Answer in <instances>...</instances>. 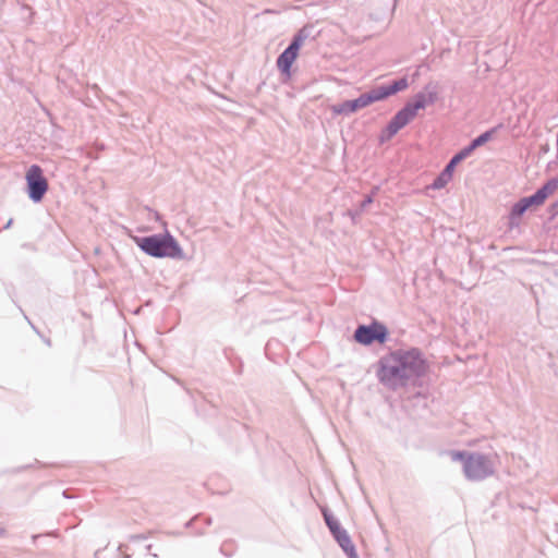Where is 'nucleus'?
<instances>
[{
	"instance_id": "nucleus-1",
	"label": "nucleus",
	"mask_w": 558,
	"mask_h": 558,
	"mask_svg": "<svg viewBox=\"0 0 558 558\" xmlns=\"http://www.w3.org/2000/svg\"><path fill=\"white\" fill-rule=\"evenodd\" d=\"M429 366L421 349H396L379 357L376 363V378L388 389L398 390L415 386L427 373Z\"/></svg>"
},
{
	"instance_id": "nucleus-15",
	"label": "nucleus",
	"mask_w": 558,
	"mask_h": 558,
	"mask_svg": "<svg viewBox=\"0 0 558 558\" xmlns=\"http://www.w3.org/2000/svg\"><path fill=\"white\" fill-rule=\"evenodd\" d=\"M439 88V83L436 81H429L423 86L422 90L425 94L429 105H434L436 101H438Z\"/></svg>"
},
{
	"instance_id": "nucleus-30",
	"label": "nucleus",
	"mask_w": 558,
	"mask_h": 558,
	"mask_svg": "<svg viewBox=\"0 0 558 558\" xmlns=\"http://www.w3.org/2000/svg\"><path fill=\"white\" fill-rule=\"evenodd\" d=\"M62 496H63L64 498H73V497H74V496L71 494V490H70V489H64V490L62 492Z\"/></svg>"
},
{
	"instance_id": "nucleus-28",
	"label": "nucleus",
	"mask_w": 558,
	"mask_h": 558,
	"mask_svg": "<svg viewBox=\"0 0 558 558\" xmlns=\"http://www.w3.org/2000/svg\"><path fill=\"white\" fill-rule=\"evenodd\" d=\"M360 208L356 210H349L348 215L351 217L352 221L355 222V219L361 215Z\"/></svg>"
},
{
	"instance_id": "nucleus-26",
	"label": "nucleus",
	"mask_w": 558,
	"mask_h": 558,
	"mask_svg": "<svg viewBox=\"0 0 558 558\" xmlns=\"http://www.w3.org/2000/svg\"><path fill=\"white\" fill-rule=\"evenodd\" d=\"M373 202H374V197L372 194L365 196L364 199L360 204V207H359L360 211H364L367 206L373 204Z\"/></svg>"
},
{
	"instance_id": "nucleus-29",
	"label": "nucleus",
	"mask_w": 558,
	"mask_h": 558,
	"mask_svg": "<svg viewBox=\"0 0 558 558\" xmlns=\"http://www.w3.org/2000/svg\"><path fill=\"white\" fill-rule=\"evenodd\" d=\"M131 541L135 542V541H143V539H146V535L144 534H136V535H132L130 537Z\"/></svg>"
},
{
	"instance_id": "nucleus-10",
	"label": "nucleus",
	"mask_w": 558,
	"mask_h": 558,
	"mask_svg": "<svg viewBox=\"0 0 558 558\" xmlns=\"http://www.w3.org/2000/svg\"><path fill=\"white\" fill-rule=\"evenodd\" d=\"M504 128V124L502 123H499L488 130H486L485 132L481 133L480 135H477L476 137H474L468 145H465L466 148H469V151L471 154H473V151L485 145L486 143H488L490 140H493L494 135L500 130Z\"/></svg>"
},
{
	"instance_id": "nucleus-6",
	"label": "nucleus",
	"mask_w": 558,
	"mask_h": 558,
	"mask_svg": "<svg viewBox=\"0 0 558 558\" xmlns=\"http://www.w3.org/2000/svg\"><path fill=\"white\" fill-rule=\"evenodd\" d=\"M25 192L28 198L35 203H40L49 190V183L44 174L43 168L33 163L25 173Z\"/></svg>"
},
{
	"instance_id": "nucleus-21",
	"label": "nucleus",
	"mask_w": 558,
	"mask_h": 558,
	"mask_svg": "<svg viewBox=\"0 0 558 558\" xmlns=\"http://www.w3.org/2000/svg\"><path fill=\"white\" fill-rule=\"evenodd\" d=\"M199 520H203L204 521V524L209 526L213 522L211 518L210 517H206V515H203V514H197L195 515L193 519L189 520L184 526L185 527H191L194 523L198 522Z\"/></svg>"
},
{
	"instance_id": "nucleus-31",
	"label": "nucleus",
	"mask_w": 558,
	"mask_h": 558,
	"mask_svg": "<svg viewBox=\"0 0 558 558\" xmlns=\"http://www.w3.org/2000/svg\"><path fill=\"white\" fill-rule=\"evenodd\" d=\"M13 223V219H9V221L7 222V225L3 227L4 229H9Z\"/></svg>"
},
{
	"instance_id": "nucleus-4",
	"label": "nucleus",
	"mask_w": 558,
	"mask_h": 558,
	"mask_svg": "<svg viewBox=\"0 0 558 558\" xmlns=\"http://www.w3.org/2000/svg\"><path fill=\"white\" fill-rule=\"evenodd\" d=\"M314 29L313 25L306 24L301 27L292 37L289 45L278 56L276 60V66L283 77V82L291 80L292 77V65L296 61L300 49L304 41L312 36Z\"/></svg>"
},
{
	"instance_id": "nucleus-32",
	"label": "nucleus",
	"mask_w": 558,
	"mask_h": 558,
	"mask_svg": "<svg viewBox=\"0 0 558 558\" xmlns=\"http://www.w3.org/2000/svg\"><path fill=\"white\" fill-rule=\"evenodd\" d=\"M151 547H153V545H151V544L147 545V546H146V550H147V551H149V550L151 549Z\"/></svg>"
},
{
	"instance_id": "nucleus-14",
	"label": "nucleus",
	"mask_w": 558,
	"mask_h": 558,
	"mask_svg": "<svg viewBox=\"0 0 558 558\" xmlns=\"http://www.w3.org/2000/svg\"><path fill=\"white\" fill-rule=\"evenodd\" d=\"M558 189V179L550 178L547 180L541 187H538L535 192L539 196L543 203Z\"/></svg>"
},
{
	"instance_id": "nucleus-23",
	"label": "nucleus",
	"mask_w": 558,
	"mask_h": 558,
	"mask_svg": "<svg viewBox=\"0 0 558 558\" xmlns=\"http://www.w3.org/2000/svg\"><path fill=\"white\" fill-rule=\"evenodd\" d=\"M375 88L378 93V97L380 98V100H385L386 98L391 96L387 83L376 86Z\"/></svg>"
},
{
	"instance_id": "nucleus-35",
	"label": "nucleus",
	"mask_w": 558,
	"mask_h": 558,
	"mask_svg": "<svg viewBox=\"0 0 558 558\" xmlns=\"http://www.w3.org/2000/svg\"><path fill=\"white\" fill-rule=\"evenodd\" d=\"M28 323L31 324L32 328H34L36 330L35 325H33L29 320H28Z\"/></svg>"
},
{
	"instance_id": "nucleus-33",
	"label": "nucleus",
	"mask_w": 558,
	"mask_h": 558,
	"mask_svg": "<svg viewBox=\"0 0 558 558\" xmlns=\"http://www.w3.org/2000/svg\"><path fill=\"white\" fill-rule=\"evenodd\" d=\"M40 535H33V541L35 542Z\"/></svg>"
},
{
	"instance_id": "nucleus-12",
	"label": "nucleus",
	"mask_w": 558,
	"mask_h": 558,
	"mask_svg": "<svg viewBox=\"0 0 558 558\" xmlns=\"http://www.w3.org/2000/svg\"><path fill=\"white\" fill-rule=\"evenodd\" d=\"M335 541L348 558H359L355 545L353 544L348 531L338 536V538H335Z\"/></svg>"
},
{
	"instance_id": "nucleus-19",
	"label": "nucleus",
	"mask_w": 558,
	"mask_h": 558,
	"mask_svg": "<svg viewBox=\"0 0 558 558\" xmlns=\"http://www.w3.org/2000/svg\"><path fill=\"white\" fill-rule=\"evenodd\" d=\"M17 3L21 5V19L26 24H31L33 22V16L35 14V11L33 8L26 3L21 2L17 0Z\"/></svg>"
},
{
	"instance_id": "nucleus-13",
	"label": "nucleus",
	"mask_w": 558,
	"mask_h": 558,
	"mask_svg": "<svg viewBox=\"0 0 558 558\" xmlns=\"http://www.w3.org/2000/svg\"><path fill=\"white\" fill-rule=\"evenodd\" d=\"M405 106L410 108V111L414 114V117H416L420 110L425 109L427 106H429V102L427 101L425 94L421 89L412 97L411 100L405 102Z\"/></svg>"
},
{
	"instance_id": "nucleus-9",
	"label": "nucleus",
	"mask_w": 558,
	"mask_h": 558,
	"mask_svg": "<svg viewBox=\"0 0 558 558\" xmlns=\"http://www.w3.org/2000/svg\"><path fill=\"white\" fill-rule=\"evenodd\" d=\"M320 512L324 519L326 526L329 530L332 538H338L341 534L345 533L347 530L341 525L339 520L333 515L331 510L327 506L320 507Z\"/></svg>"
},
{
	"instance_id": "nucleus-27",
	"label": "nucleus",
	"mask_w": 558,
	"mask_h": 558,
	"mask_svg": "<svg viewBox=\"0 0 558 558\" xmlns=\"http://www.w3.org/2000/svg\"><path fill=\"white\" fill-rule=\"evenodd\" d=\"M229 546H231V543H228V542H225L221 546H220V553L222 555H225L226 557H231L232 556V551L229 550Z\"/></svg>"
},
{
	"instance_id": "nucleus-25",
	"label": "nucleus",
	"mask_w": 558,
	"mask_h": 558,
	"mask_svg": "<svg viewBox=\"0 0 558 558\" xmlns=\"http://www.w3.org/2000/svg\"><path fill=\"white\" fill-rule=\"evenodd\" d=\"M549 219L554 220L558 216V198L548 206Z\"/></svg>"
},
{
	"instance_id": "nucleus-20",
	"label": "nucleus",
	"mask_w": 558,
	"mask_h": 558,
	"mask_svg": "<svg viewBox=\"0 0 558 558\" xmlns=\"http://www.w3.org/2000/svg\"><path fill=\"white\" fill-rule=\"evenodd\" d=\"M526 207L530 209L531 207H537V206H541L543 205L544 203L542 202V199L539 198V196L537 195L536 192H534L533 194L529 195V196H524L521 198Z\"/></svg>"
},
{
	"instance_id": "nucleus-11",
	"label": "nucleus",
	"mask_w": 558,
	"mask_h": 558,
	"mask_svg": "<svg viewBox=\"0 0 558 558\" xmlns=\"http://www.w3.org/2000/svg\"><path fill=\"white\" fill-rule=\"evenodd\" d=\"M529 210L525 203L520 198L515 202L508 215V227L509 229L519 228L522 216Z\"/></svg>"
},
{
	"instance_id": "nucleus-8",
	"label": "nucleus",
	"mask_w": 558,
	"mask_h": 558,
	"mask_svg": "<svg viewBox=\"0 0 558 558\" xmlns=\"http://www.w3.org/2000/svg\"><path fill=\"white\" fill-rule=\"evenodd\" d=\"M367 107L366 98H364L363 94L354 99H348L340 104L333 105L331 110L335 114L340 116H350L356 112L360 109Z\"/></svg>"
},
{
	"instance_id": "nucleus-3",
	"label": "nucleus",
	"mask_w": 558,
	"mask_h": 558,
	"mask_svg": "<svg viewBox=\"0 0 558 558\" xmlns=\"http://www.w3.org/2000/svg\"><path fill=\"white\" fill-rule=\"evenodd\" d=\"M451 457L453 461L462 462L464 475L470 481H483L494 473L490 459L483 453L462 450L452 451Z\"/></svg>"
},
{
	"instance_id": "nucleus-16",
	"label": "nucleus",
	"mask_w": 558,
	"mask_h": 558,
	"mask_svg": "<svg viewBox=\"0 0 558 558\" xmlns=\"http://www.w3.org/2000/svg\"><path fill=\"white\" fill-rule=\"evenodd\" d=\"M453 172L449 169V167H444V169L439 172V174L434 179L430 187L433 190H441L444 189L448 182L452 179Z\"/></svg>"
},
{
	"instance_id": "nucleus-24",
	"label": "nucleus",
	"mask_w": 558,
	"mask_h": 558,
	"mask_svg": "<svg viewBox=\"0 0 558 558\" xmlns=\"http://www.w3.org/2000/svg\"><path fill=\"white\" fill-rule=\"evenodd\" d=\"M35 465L45 466L46 464L41 463L39 460H35L34 463L25 464V465H21V466L14 468L11 472L12 473H21V472H24V471H26L28 469L34 468Z\"/></svg>"
},
{
	"instance_id": "nucleus-5",
	"label": "nucleus",
	"mask_w": 558,
	"mask_h": 558,
	"mask_svg": "<svg viewBox=\"0 0 558 558\" xmlns=\"http://www.w3.org/2000/svg\"><path fill=\"white\" fill-rule=\"evenodd\" d=\"M390 331L380 320L373 318L369 324H359L353 331V340L364 347L374 343L385 344L389 340Z\"/></svg>"
},
{
	"instance_id": "nucleus-2",
	"label": "nucleus",
	"mask_w": 558,
	"mask_h": 558,
	"mask_svg": "<svg viewBox=\"0 0 558 558\" xmlns=\"http://www.w3.org/2000/svg\"><path fill=\"white\" fill-rule=\"evenodd\" d=\"M136 246L146 255L155 258L183 259L184 252L178 240L169 232L144 236H133Z\"/></svg>"
},
{
	"instance_id": "nucleus-18",
	"label": "nucleus",
	"mask_w": 558,
	"mask_h": 558,
	"mask_svg": "<svg viewBox=\"0 0 558 558\" xmlns=\"http://www.w3.org/2000/svg\"><path fill=\"white\" fill-rule=\"evenodd\" d=\"M391 96L405 90L409 87V80L407 76L390 81L387 83Z\"/></svg>"
},
{
	"instance_id": "nucleus-34",
	"label": "nucleus",
	"mask_w": 558,
	"mask_h": 558,
	"mask_svg": "<svg viewBox=\"0 0 558 558\" xmlns=\"http://www.w3.org/2000/svg\"><path fill=\"white\" fill-rule=\"evenodd\" d=\"M225 355H226L227 357H229V354H228V350H227V349L225 350Z\"/></svg>"
},
{
	"instance_id": "nucleus-17",
	"label": "nucleus",
	"mask_w": 558,
	"mask_h": 558,
	"mask_svg": "<svg viewBox=\"0 0 558 558\" xmlns=\"http://www.w3.org/2000/svg\"><path fill=\"white\" fill-rule=\"evenodd\" d=\"M471 155L472 154L469 151V148L464 146L450 158L446 163V167H449V169L454 172L456 167Z\"/></svg>"
},
{
	"instance_id": "nucleus-22",
	"label": "nucleus",
	"mask_w": 558,
	"mask_h": 558,
	"mask_svg": "<svg viewBox=\"0 0 558 558\" xmlns=\"http://www.w3.org/2000/svg\"><path fill=\"white\" fill-rule=\"evenodd\" d=\"M364 98H366V105L369 106L376 101H381L378 97V93L376 88H372L371 90L363 93Z\"/></svg>"
},
{
	"instance_id": "nucleus-7",
	"label": "nucleus",
	"mask_w": 558,
	"mask_h": 558,
	"mask_svg": "<svg viewBox=\"0 0 558 558\" xmlns=\"http://www.w3.org/2000/svg\"><path fill=\"white\" fill-rule=\"evenodd\" d=\"M415 119L414 114L410 111L405 105L397 111V113L390 119L386 126L380 131L379 142L386 143L398 134L400 130L405 128L411 121Z\"/></svg>"
}]
</instances>
